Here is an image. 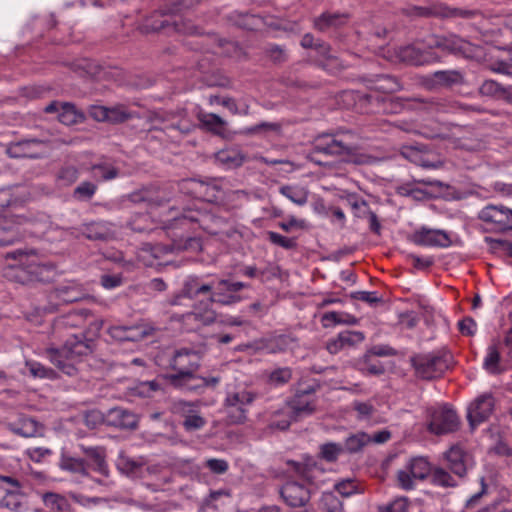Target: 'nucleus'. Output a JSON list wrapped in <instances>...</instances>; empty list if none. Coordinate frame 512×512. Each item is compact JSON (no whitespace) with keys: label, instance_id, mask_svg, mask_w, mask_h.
<instances>
[{"label":"nucleus","instance_id":"nucleus-57","mask_svg":"<svg viewBox=\"0 0 512 512\" xmlns=\"http://www.w3.org/2000/svg\"><path fill=\"white\" fill-rule=\"evenodd\" d=\"M295 339L290 335H279L270 341V350L273 353L283 352L293 348Z\"/></svg>","mask_w":512,"mask_h":512},{"label":"nucleus","instance_id":"nucleus-14","mask_svg":"<svg viewBox=\"0 0 512 512\" xmlns=\"http://www.w3.org/2000/svg\"><path fill=\"white\" fill-rule=\"evenodd\" d=\"M409 15L429 16L436 15L445 18L472 19L479 14L478 10L453 8L445 4H439L433 8L414 6L408 11Z\"/></svg>","mask_w":512,"mask_h":512},{"label":"nucleus","instance_id":"nucleus-10","mask_svg":"<svg viewBox=\"0 0 512 512\" xmlns=\"http://www.w3.org/2000/svg\"><path fill=\"white\" fill-rule=\"evenodd\" d=\"M478 219L495 232L512 230V209L504 205L489 204L478 213Z\"/></svg>","mask_w":512,"mask_h":512},{"label":"nucleus","instance_id":"nucleus-23","mask_svg":"<svg viewBox=\"0 0 512 512\" xmlns=\"http://www.w3.org/2000/svg\"><path fill=\"white\" fill-rule=\"evenodd\" d=\"M84 291L78 285H61L50 293L51 302L55 305L70 304L82 300Z\"/></svg>","mask_w":512,"mask_h":512},{"label":"nucleus","instance_id":"nucleus-13","mask_svg":"<svg viewBox=\"0 0 512 512\" xmlns=\"http://www.w3.org/2000/svg\"><path fill=\"white\" fill-rule=\"evenodd\" d=\"M495 408V398L491 393H483L470 403L467 411L469 425L474 429L488 420Z\"/></svg>","mask_w":512,"mask_h":512},{"label":"nucleus","instance_id":"nucleus-36","mask_svg":"<svg viewBox=\"0 0 512 512\" xmlns=\"http://www.w3.org/2000/svg\"><path fill=\"white\" fill-rule=\"evenodd\" d=\"M198 119L209 132L218 136H224L227 122L219 115L215 113H200Z\"/></svg>","mask_w":512,"mask_h":512},{"label":"nucleus","instance_id":"nucleus-11","mask_svg":"<svg viewBox=\"0 0 512 512\" xmlns=\"http://www.w3.org/2000/svg\"><path fill=\"white\" fill-rule=\"evenodd\" d=\"M319 385H308L296 390L294 396L288 402L294 418L310 416L316 409L315 393Z\"/></svg>","mask_w":512,"mask_h":512},{"label":"nucleus","instance_id":"nucleus-26","mask_svg":"<svg viewBox=\"0 0 512 512\" xmlns=\"http://www.w3.org/2000/svg\"><path fill=\"white\" fill-rule=\"evenodd\" d=\"M41 425L34 418L22 415L17 421L9 422L7 429L15 435L29 438L39 433Z\"/></svg>","mask_w":512,"mask_h":512},{"label":"nucleus","instance_id":"nucleus-7","mask_svg":"<svg viewBox=\"0 0 512 512\" xmlns=\"http://www.w3.org/2000/svg\"><path fill=\"white\" fill-rule=\"evenodd\" d=\"M212 287L209 303L231 306L242 300L238 292L244 288H248L249 284L240 281L233 282L228 279H217L212 281Z\"/></svg>","mask_w":512,"mask_h":512},{"label":"nucleus","instance_id":"nucleus-52","mask_svg":"<svg viewBox=\"0 0 512 512\" xmlns=\"http://www.w3.org/2000/svg\"><path fill=\"white\" fill-rule=\"evenodd\" d=\"M343 452V446L341 444L328 442L320 446L319 455L327 462H335Z\"/></svg>","mask_w":512,"mask_h":512},{"label":"nucleus","instance_id":"nucleus-33","mask_svg":"<svg viewBox=\"0 0 512 512\" xmlns=\"http://www.w3.org/2000/svg\"><path fill=\"white\" fill-rule=\"evenodd\" d=\"M15 280L25 284L34 281L39 274V265L34 261L21 262L12 268Z\"/></svg>","mask_w":512,"mask_h":512},{"label":"nucleus","instance_id":"nucleus-42","mask_svg":"<svg viewBox=\"0 0 512 512\" xmlns=\"http://www.w3.org/2000/svg\"><path fill=\"white\" fill-rule=\"evenodd\" d=\"M396 56L399 61L412 65H421L425 61L420 50L413 45L398 47Z\"/></svg>","mask_w":512,"mask_h":512},{"label":"nucleus","instance_id":"nucleus-61","mask_svg":"<svg viewBox=\"0 0 512 512\" xmlns=\"http://www.w3.org/2000/svg\"><path fill=\"white\" fill-rule=\"evenodd\" d=\"M268 240L279 247L284 249H294L297 246V242L294 238L285 237L277 232L268 231L267 232Z\"/></svg>","mask_w":512,"mask_h":512},{"label":"nucleus","instance_id":"nucleus-48","mask_svg":"<svg viewBox=\"0 0 512 512\" xmlns=\"http://www.w3.org/2000/svg\"><path fill=\"white\" fill-rule=\"evenodd\" d=\"M500 353L495 345H490L487 348V353L484 358L483 367L490 374H499Z\"/></svg>","mask_w":512,"mask_h":512},{"label":"nucleus","instance_id":"nucleus-51","mask_svg":"<svg viewBox=\"0 0 512 512\" xmlns=\"http://www.w3.org/2000/svg\"><path fill=\"white\" fill-rule=\"evenodd\" d=\"M26 366L31 375L34 377L51 380H54L58 377L57 373L53 369L48 368L37 361H27Z\"/></svg>","mask_w":512,"mask_h":512},{"label":"nucleus","instance_id":"nucleus-43","mask_svg":"<svg viewBox=\"0 0 512 512\" xmlns=\"http://www.w3.org/2000/svg\"><path fill=\"white\" fill-rule=\"evenodd\" d=\"M280 193L291 202L303 206L308 201V191L304 187L284 185L279 189Z\"/></svg>","mask_w":512,"mask_h":512},{"label":"nucleus","instance_id":"nucleus-62","mask_svg":"<svg viewBox=\"0 0 512 512\" xmlns=\"http://www.w3.org/2000/svg\"><path fill=\"white\" fill-rule=\"evenodd\" d=\"M416 481H417V479H415L412 476V474L408 471L406 466H404L402 469L398 470L397 483L401 489L406 490V491L414 489Z\"/></svg>","mask_w":512,"mask_h":512},{"label":"nucleus","instance_id":"nucleus-55","mask_svg":"<svg viewBox=\"0 0 512 512\" xmlns=\"http://www.w3.org/2000/svg\"><path fill=\"white\" fill-rule=\"evenodd\" d=\"M321 506L325 512H343L341 500L332 492L322 494Z\"/></svg>","mask_w":512,"mask_h":512},{"label":"nucleus","instance_id":"nucleus-18","mask_svg":"<svg viewBox=\"0 0 512 512\" xmlns=\"http://www.w3.org/2000/svg\"><path fill=\"white\" fill-rule=\"evenodd\" d=\"M200 355L194 350L182 348L177 350L171 359L170 365L176 373H194L200 367Z\"/></svg>","mask_w":512,"mask_h":512},{"label":"nucleus","instance_id":"nucleus-58","mask_svg":"<svg viewBox=\"0 0 512 512\" xmlns=\"http://www.w3.org/2000/svg\"><path fill=\"white\" fill-rule=\"evenodd\" d=\"M133 202H147L150 205L160 206L167 202L169 199L160 195L153 196L151 192L144 191L131 195Z\"/></svg>","mask_w":512,"mask_h":512},{"label":"nucleus","instance_id":"nucleus-41","mask_svg":"<svg viewBox=\"0 0 512 512\" xmlns=\"http://www.w3.org/2000/svg\"><path fill=\"white\" fill-rule=\"evenodd\" d=\"M429 477L430 482L435 486L452 488L458 485V481L455 478L456 476H452L443 467H433Z\"/></svg>","mask_w":512,"mask_h":512},{"label":"nucleus","instance_id":"nucleus-37","mask_svg":"<svg viewBox=\"0 0 512 512\" xmlns=\"http://www.w3.org/2000/svg\"><path fill=\"white\" fill-rule=\"evenodd\" d=\"M358 319L348 313L330 311L326 312L321 317V324L324 328L333 327L338 324L356 325Z\"/></svg>","mask_w":512,"mask_h":512},{"label":"nucleus","instance_id":"nucleus-34","mask_svg":"<svg viewBox=\"0 0 512 512\" xmlns=\"http://www.w3.org/2000/svg\"><path fill=\"white\" fill-rule=\"evenodd\" d=\"M220 182V179L217 178L201 179V188L197 199H201L207 202L216 201L221 193Z\"/></svg>","mask_w":512,"mask_h":512},{"label":"nucleus","instance_id":"nucleus-53","mask_svg":"<svg viewBox=\"0 0 512 512\" xmlns=\"http://www.w3.org/2000/svg\"><path fill=\"white\" fill-rule=\"evenodd\" d=\"M97 191V185L89 182L84 181L80 183L73 191V197L74 199L78 201H89L93 198Z\"/></svg>","mask_w":512,"mask_h":512},{"label":"nucleus","instance_id":"nucleus-49","mask_svg":"<svg viewBox=\"0 0 512 512\" xmlns=\"http://www.w3.org/2000/svg\"><path fill=\"white\" fill-rule=\"evenodd\" d=\"M143 464L144 463L142 461L132 459L124 453H120L116 461L118 470L125 475H132L136 473Z\"/></svg>","mask_w":512,"mask_h":512},{"label":"nucleus","instance_id":"nucleus-27","mask_svg":"<svg viewBox=\"0 0 512 512\" xmlns=\"http://www.w3.org/2000/svg\"><path fill=\"white\" fill-rule=\"evenodd\" d=\"M247 156L237 147L224 148L215 153V161L227 169L238 168L246 161Z\"/></svg>","mask_w":512,"mask_h":512},{"label":"nucleus","instance_id":"nucleus-56","mask_svg":"<svg viewBox=\"0 0 512 512\" xmlns=\"http://www.w3.org/2000/svg\"><path fill=\"white\" fill-rule=\"evenodd\" d=\"M264 53L267 58L276 64L283 63L287 60V53L285 48L278 44H267L264 48Z\"/></svg>","mask_w":512,"mask_h":512},{"label":"nucleus","instance_id":"nucleus-38","mask_svg":"<svg viewBox=\"0 0 512 512\" xmlns=\"http://www.w3.org/2000/svg\"><path fill=\"white\" fill-rule=\"evenodd\" d=\"M59 467L74 474L88 476V464L82 458H75L68 455H62L59 461Z\"/></svg>","mask_w":512,"mask_h":512},{"label":"nucleus","instance_id":"nucleus-40","mask_svg":"<svg viewBox=\"0 0 512 512\" xmlns=\"http://www.w3.org/2000/svg\"><path fill=\"white\" fill-rule=\"evenodd\" d=\"M59 121L65 125H74L84 120V114L77 110L76 106L69 102L61 103L58 114Z\"/></svg>","mask_w":512,"mask_h":512},{"label":"nucleus","instance_id":"nucleus-3","mask_svg":"<svg viewBox=\"0 0 512 512\" xmlns=\"http://www.w3.org/2000/svg\"><path fill=\"white\" fill-rule=\"evenodd\" d=\"M452 359V355L448 351L440 350L414 355L410 361L419 378L431 380L448 370Z\"/></svg>","mask_w":512,"mask_h":512},{"label":"nucleus","instance_id":"nucleus-50","mask_svg":"<svg viewBox=\"0 0 512 512\" xmlns=\"http://www.w3.org/2000/svg\"><path fill=\"white\" fill-rule=\"evenodd\" d=\"M154 331V327L144 323L128 326L127 341H141L144 338L152 335Z\"/></svg>","mask_w":512,"mask_h":512},{"label":"nucleus","instance_id":"nucleus-1","mask_svg":"<svg viewBox=\"0 0 512 512\" xmlns=\"http://www.w3.org/2000/svg\"><path fill=\"white\" fill-rule=\"evenodd\" d=\"M358 139L354 131L338 129L333 133L319 135L314 141V150L346 163L356 165L373 163L374 157L361 151Z\"/></svg>","mask_w":512,"mask_h":512},{"label":"nucleus","instance_id":"nucleus-22","mask_svg":"<svg viewBox=\"0 0 512 512\" xmlns=\"http://www.w3.org/2000/svg\"><path fill=\"white\" fill-rule=\"evenodd\" d=\"M43 142L38 139H25L12 143L7 148V154L11 158H38L41 153L39 147Z\"/></svg>","mask_w":512,"mask_h":512},{"label":"nucleus","instance_id":"nucleus-25","mask_svg":"<svg viewBox=\"0 0 512 512\" xmlns=\"http://www.w3.org/2000/svg\"><path fill=\"white\" fill-rule=\"evenodd\" d=\"M212 281L205 282L202 277L192 275L188 276L182 285V295L186 298L195 299L201 295L209 294L212 291Z\"/></svg>","mask_w":512,"mask_h":512},{"label":"nucleus","instance_id":"nucleus-20","mask_svg":"<svg viewBox=\"0 0 512 512\" xmlns=\"http://www.w3.org/2000/svg\"><path fill=\"white\" fill-rule=\"evenodd\" d=\"M81 233L87 239L93 241H109L115 238L114 224L105 220L83 224Z\"/></svg>","mask_w":512,"mask_h":512},{"label":"nucleus","instance_id":"nucleus-28","mask_svg":"<svg viewBox=\"0 0 512 512\" xmlns=\"http://www.w3.org/2000/svg\"><path fill=\"white\" fill-rule=\"evenodd\" d=\"M27 505V497L22 488L5 489V494L0 499V508L13 512H22L27 509Z\"/></svg>","mask_w":512,"mask_h":512},{"label":"nucleus","instance_id":"nucleus-64","mask_svg":"<svg viewBox=\"0 0 512 512\" xmlns=\"http://www.w3.org/2000/svg\"><path fill=\"white\" fill-rule=\"evenodd\" d=\"M408 499L398 497L388 504L379 507V512H408Z\"/></svg>","mask_w":512,"mask_h":512},{"label":"nucleus","instance_id":"nucleus-29","mask_svg":"<svg viewBox=\"0 0 512 512\" xmlns=\"http://www.w3.org/2000/svg\"><path fill=\"white\" fill-rule=\"evenodd\" d=\"M364 99L369 103H375L377 112H383L386 114H397L400 113L404 108V100L399 97H379L367 94Z\"/></svg>","mask_w":512,"mask_h":512},{"label":"nucleus","instance_id":"nucleus-32","mask_svg":"<svg viewBox=\"0 0 512 512\" xmlns=\"http://www.w3.org/2000/svg\"><path fill=\"white\" fill-rule=\"evenodd\" d=\"M315 50L319 56L323 58V62L321 63L323 69L332 71L341 70L344 68V65L338 59V57L330 53L331 47L328 43L322 40H317V43L315 44Z\"/></svg>","mask_w":512,"mask_h":512},{"label":"nucleus","instance_id":"nucleus-19","mask_svg":"<svg viewBox=\"0 0 512 512\" xmlns=\"http://www.w3.org/2000/svg\"><path fill=\"white\" fill-rule=\"evenodd\" d=\"M139 418L132 411L122 408L114 407L106 413V425L116 427L119 429H136L138 426Z\"/></svg>","mask_w":512,"mask_h":512},{"label":"nucleus","instance_id":"nucleus-5","mask_svg":"<svg viewBox=\"0 0 512 512\" xmlns=\"http://www.w3.org/2000/svg\"><path fill=\"white\" fill-rule=\"evenodd\" d=\"M257 398L253 391L241 389L228 392L223 407L226 414V421L231 425L243 424L247 420V407Z\"/></svg>","mask_w":512,"mask_h":512},{"label":"nucleus","instance_id":"nucleus-39","mask_svg":"<svg viewBox=\"0 0 512 512\" xmlns=\"http://www.w3.org/2000/svg\"><path fill=\"white\" fill-rule=\"evenodd\" d=\"M371 443V436L365 432H357L351 434L345 439L343 451L354 454L363 450V448Z\"/></svg>","mask_w":512,"mask_h":512},{"label":"nucleus","instance_id":"nucleus-60","mask_svg":"<svg viewBox=\"0 0 512 512\" xmlns=\"http://www.w3.org/2000/svg\"><path fill=\"white\" fill-rule=\"evenodd\" d=\"M83 420L89 429H95L103 423L106 424V414L104 415L97 409L89 410L85 412Z\"/></svg>","mask_w":512,"mask_h":512},{"label":"nucleus","instance_id":"nucleus-12","mask_svg":"<svg viewBox=\"0 0 512 512\" xmlns=\"http://www.w3.org/2000/svg\"><path fill=\"white\" fill-rule=\"evenodd\" d=\"M430 48H438L444 52L461 55L465 58L473 57L475 53V46L456 36L451 35L449 37L433 36L429 41Z\"/></svg>","mask_w":512,"mask_h":512},{"label":"nucleus","instance_id":"nucleus-35","mask_svg":"<svg viewBox=\"0 0 512 512\" xmlns=\"http://www.w3.org/2000/svg\"><path fill=\"white\" fill-rule=\"evenodd\" d=\"M405 466L415 479L421 481L430 476L432 470L429 461L422 456L409 459Z\"/></svg>","mask_w":512,"mask_h":512},{"label":"nucleus","instance_id":"nucleus-4","mask_svg":"<svg viewBox=\"0 0 512 512\" xmlns=\"http://www.w3.org/2000/svg\"><path fill=\"white\" fill-rule=\"evenodd\" d=\"M222 219L212 212L198 206L184 208L182 213L173 218L172 228H200L207 233L216 234Z\"/></svg>","mask_w":512,"mask_h":512},{"label":"nucleus","instance_id":"nucleus-47","mask_svg":"<svg viewBox=\"0 0 512 512\" xmlns=\"http://www.w3.org/2000/svg\"><path fill=\"white\" fill-rule=\"evenodd\" d=\"M292 369L290 367H278L267 376V382L274 387H280L287 384L292 379Z\"/></svg>","mask_w":512,"mask_h":512},{"label":"nucleus","instance_id":"nucleus-46","mask_svg":"<svg viewBox=\"0 0 512 512\" xmlns=\"http://www.w3.org/2000/svg\"><path fill=\"white\" fill-rule=\"evenodd\" d=\"M91 315V311L88 309H81L77 311H73L69 313L66 316H63L60 318L57 323L56 327H76L81 324L83 320L88 318Z\"/></svg>","mask_w":512,"mask_h":512},{"label":"nucleus","instance_id":"nucleus-8","mask_svg":"<svg viewBox=\"0 0 512 512\" xmlns=\"http://www.w3.org/2000/svg\"><path fill=\"white\" fill-rule=\"evenodd\" d=\"M428 430L436 435L453 433L459 429L460 419L452 408L447 405L428 410Z\"/></svg>","mask_w":512,"mask_h":512},{"label":"nucleus","instance_id":"nucleus-44","mask_svg":"<svg viewBox=\"0 0 512 512\" xmlns=\"http://www.w3.org/2000/svg\"><path fill=\"white\" fill-rule=\"evenodd\" d=\"M92 177L97 181H109L118 177L119 170L108 163H97L91 166Z\"/></svg>","mask_w":512,"mask_h":512},{"label":"nucleus","instance_id":"nucleus-6","mask_svg":"<svg viewBox=\"0 0 512 512\" xmlns=\"http://www.w3.org/2000/svg\"><path fill=\"white\" fill-rule=\"evenodd\" d=\"M170 384L180 390L202 394L208 387H216L221 378L219 376H200L194 373L184 372L174 373L168 376Z\"/></svg>","mask_w":512,"mask_h":512},{"label":"nucleus","instance_id":"nucleus-17","mask_svg":"<svg viewBox=\"0 0 512 512\" xmlns=\"http://www.w3.org/2000/svg\"><path fill=\"white\" fill-rule=\"evenodd\" d=\"M464 84H466L464 73L455 69L435 71L425 82L426 87L430 90L438 88L452 89Z\"/></svg>","mask_w":512,"mask_h":512},{"label":"nucleus","instance_id":"nucleus-54","mask_svg":"<svg viewBox=\"0 0 512 512\" xmlns=\"http://www.w3.org/2000/svg\"><path fill=\"white\" fill-rule=\"evenodd\" d=\"M200 188L201 179L198 178H187L178 182V189L181 193L196 199L198 198Z\"/></svg>","mask_w":512,"mask_h":512},{"label":"nucleus","instance_id":"nucleus-30","mask_svg":"<svg viewBox=\"0 0 512 512\" xmlns=\"http://www.w3.org/2000/svg\"><path fill=\"white\" fill-rule=\"evenodd\" d=\"M79 449L84 453L92 462L93 468L101 475L108 477L109 469L105 460V450L100 446H85L79 445Z\"/></svg>","mask_w":512,"mask_h":512},{"label":"nucleus","instance_id":"nucleus-16","mask_svg":"<svg viewBox=\"0 0 512 512\" xmlns=\"http://www.w3.org/2000/svg\"><path fill=\"white\" fill-rule=\"evenodd\" d=\"M410 240L418 246L448 247L451 244V239L446 231L427 227L416 230Z\"/></svg>","mask_w":512,"mask_h":512},{"label":"nucleus","instance_id":"nucleus-59","mask_svg":"<svg viewBox=\"0 0 512 512\" xmlns=\"http://www.w3.org/2000/svg\"><path fill=\"white\" fill-rule=\"evenodd\" d=\"M479 93L484 96L494 97V96H500V95L506 93V89L501 84L496 82L495 80L490 79V80H485L481 84V86L479 88Z\"/></svg>","mask_w":512,"mask_h":512},{"label":"nucleus","instance_id":"nucleus-63","mask_svg":"<svg viewBox=\"0 0 512 512\" xmlns=\"http://www.w3.org/2000/svg\"><path fill=\"white\" fill-rule=\"evenodd\" d=\"M338 335L339 340L342 341L344 347L357 345L365 339L364 333L360 331H344Z\"/></svg>","mask_w":512,"mask_h":512},{"label":"nucleus","instance_id":"nucleus-45","mask_svg":"<svg viewBox=\"0 0 512 512\" xmlns=\"http://www.w3.org/2000/svg\"><path fill=\"white\" fill-rule=\"evenodd\" d=\"M41 498L44 505L52 511L64 512L69 508L67 499L60 494L46 492L41 495Z\"/></svg>","mask_w":512,"mask_h":512},{"label":"nucleus","instance_id":"nucleus-24","mask_svg":"<svg viewBox=\"0 0 512 512\" xmlns=\"http://www.w3.org/2000/svg\"><path fill=\"white\" fill-rule=\"evenodd\" d=\"M348 20L347 13L325 11L314 18L313 27L320 32H326L346 25Z\"/></svg>","mask_w":512,"mask_h":512},{"label":"nucleus","instance_id":"nucleus-15","mask_svg":"<svg viewBox=\"0 0 512 512\" xmlns=\"http://www.w3.org/2000/svg\"><path fill=\"white\" fill-rule=\"evenodd\" d=\"M287 465L311 485L318 486L325 481V470L311 456H305L302 462L288 460Z\"/></svg>","mask_w":512,"mask_h":512},{"label":"nucleus","instance_id":"nucleus-31","mask_svg":"<svg viewBox=\"0 0 512 512\" xmlns=\"http://www.w3.org/2000/svg\"><path fill=\"white\" fill-rule=\"evenodd\" d=\"M370 89L390 94L402 89V86L399 80L391 75H376L373 80L370 81L369 85Z\"/></svg>","mask_w":512,"mask_h":512},{"label":"nucleus","instance_id":"nucleus-9","mask_svg":"<svg viewBox=\"0 0 512 512\" xmlns=\"http://www.w3.org/2000/svg\"><path fill=\"white\" fill-rule=\"evenodd\" d=\"M199 401L177 400L172 403V413L179 415L184 420L182 426L187 432H193L202 429L207 421L201 415Z\"/></svg>","mask_w":512,"mask_h":512},{"label":"nucleus","instance_id":"nucleus-2","mask_svg":"<svg viewBox=\"0 0 512 512\" xmlns=\"http://www.w3.org/2000/svg\"><path fill=\"white\" fill-rule=\"evenodd\" d=\"M93 351V341L86 339L83 335H71L66 339L61 348H47L46 354L51 361L63 374L69 377L78 375L76 363L83 356Z\"/></svg>","mask_w":512,"mask_h":512},{"label":"nucleus","instance_id":"nucleus-21","mask_svg":"<svg viewBox=\"0 0 512 512\" xmlns=\"http://www.w3.org/2000/svg\"><path fill=\"white\" fill-rule=\"evenodd\" d=\"M468 457L460 445H454L444 453L448 468L458 478H464L467 473Z\"/></svg>","mask_w":512,"mask_h":512}]
</instances>
